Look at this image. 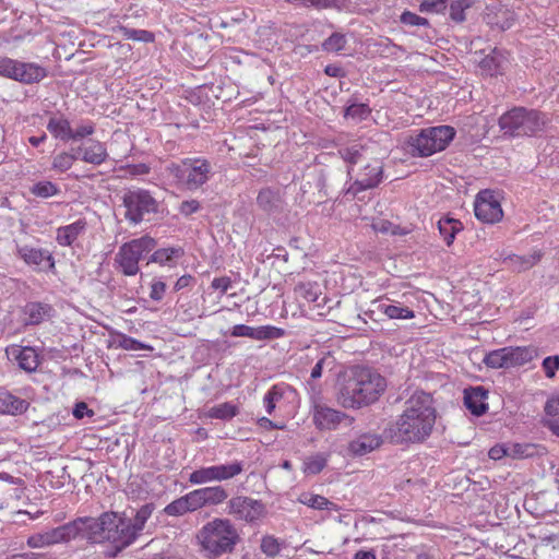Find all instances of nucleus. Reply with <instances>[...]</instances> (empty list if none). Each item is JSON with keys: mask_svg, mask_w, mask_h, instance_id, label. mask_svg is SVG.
Returning <instances> with one entry per match:
<instances>
[{"mask_svg": "<svg viewBox=\"0 0 559 559\" xmlns=\"http://www.w3.org/2000/svg\"><path fill=\"white\" fill-rule=\"evenodd\" d=\"M316 287L317 285L308 283L299 284L296 289L307 301L314 302L318 299V292L314 290Z\"/></svg>", "mask_w": 559, "mask_h": 559, "instance_id": "57", "label": "nucleus"}, {"mask_svg": "<svg viewBox=\"0 0 559 559\" xmlns=\"http://www.w3.org/2000/svg\"><path fill=\"white\" fill-rule=\"evenodd\" d=\"M88 542L93 544L108 543L104 551L107 558H116L122 550L131 546L143 531L146 521L135 514L134 519L118 516L115 512H104L98 518H91Z\"/></svg>", "mask_w": 559, "mask_h": 559, "instance_id": "2", "label": "nucleus"}, {"mask_svg": "<svg viewBox=\"0 0 559 559\" xmlns=\"http://www.w3.org/2000/svg\"><path fill=\"white\" fill-rule=\"evenodd\" d=\"M506 347L488 353L484 362L490 368H509Z\"/></svg>", "mask_w": 559, "mask_h": 559, "instance_id": "45", "label": "nucleus"}, {"mask_svg": "<svg viewBox=\"0 0 559 559\" xmlns=\"http://www.w3.org/2000/svg\"><path fill=\"white\" fill-rule=\"evenodd\" d=\"M29 403L21 397L13 395L11 392L0 389V414L21 415L27 411Z\"/></svg>", "mask_w": 559, "mask_h": 559, "instance_id": "24", "label": "nucleus"}, {"mask_svg": "<svg viewBox=\"0 0 559 559\" xmlns=\"http://www.w3.org/2000/svg\"><path fill=\"white\" fill-rule=\"evenodd\" d=\"M185 497L187 499L191 512H194L199 509H202L203 507H206L202 488L194 489L185 495Z\"/></svg>", "mask_w": 559, "mask_h": 559, "instance_id": "52", "label": "nucleus"}, {"mask_svg": "<svg viewBox=\"0 0 559 559\" xmlns=\"http://www.w3.org/2000/svg\"><path fill=\"white\" fill-rule=\"evenodd\" d=\"M507 59L503 53L493 49L491 53L484 57L479 62L481 73L485 75L493 76L502 74Z\"/></svg>", "mask_w": 559, "mask_h": 559, "instance_id": "29", "label": "nucleus"}, {"mask_svg": "<svg viewBox=\"0 0 559 559\" xmlns=\"http://www.w3.org/2000/svg\"><path fill=\"white\" fill-rule=\"evenodd\" d=\"M227 508L228 514L247 523H253L260 520L265 513V507L260 500L245 496H237L229 499Z\"/></svg>", "mask_w": 559, "mask_h": 559, "instance_id": "12", "label": "nucleus"}, {"mask_svg": "<svg viewBox=\"0 0 559 559\" xmlns=\"http://www.w3.org/2000/svg\"><path fill=\"white\" fill-rule=\"evenodd\" d=\"M498 124L506 136H536L547 131L550 118L544 111L519 106L502 114Z\"/></svg>", "mask_w": 559, "mask_h": 559, "instance_id": "6", "label": "nucleus"}, {"mask_svg": "<svg viewBox=\"0 0 559 559\" xmlns=\"http://www.w3.org/2000/svg\"><path fill=\"white\" fill-rule=\"evenodd\" d=\"M338 153L342 156V158L347 164L350 165L348 167L347 174H348V176L352 177V174L354 171L352 166L357 164V163H359L361 160L362 153H364V146L360 145V144H353L352 146L341 148L338 151Z\"/></svg>", "mask_w": 559, "mask_h": 559, "instance_id": "42", "label": "nucleus"}, {"mask_svg": "<svg viewBox=\"0 0 559 559\" xmlns=\"http://www.w3.org/2000/svg\"><path fill=\"white\" fill-rule=\"evenodd\" d=\"M385 388L386 381L380 373L358 367L342 384L337 402L345 408H360L378 401Z\"/></svg>", "mask_w": 559, "mask_h": 559, "instance_id": "3", "label": "nucleus"}, {"mask_svg": "<svg viewBox=\"0 0 559 559\" xmlns=\"http://www.w3.org/2000/svg\"><path fill=\"white\" fill-rule=\"evenodd\" d=\"M346 418H348V416L345 413L329 406L316 404L313 407L312 419L317 428L321 430L336 429L338 425Z\"/></svg>", "mask_w": 559, "mask_h": 559, "instance_id": "18", "label": "nucleus"}, {"mask_svg": "<svg viewBox=\"0 0 559 559\" xmlns=\"http://www.w3.org/2000/svg\"><path fill=\"white\" fill-rule=\"evenodd\" d=\"M383 178V167L380 160H372L364 166L356 175L355 181L350 185L347 192L354 195L367 189L376 188Z\"/></svg>", "mask_w": 559, "mask_h": 559, "instance_id": "15", "label": "nucleus"}, {"mask_svg": "<svg viewBox=\"0 0 559 559\" xmlns=\"http://www.w3.org/2000/svg\"><path fill=\"white\" fill-rule=\"evenodd\" d=\"M438 229L448 246H451L457 233L463 229V224L452 217H443L438 222Z\"/></svg>", "mask_w": 559, "mask_h": 559, "instance_id": "31", "label": "nucleus"}, {"mask_svg": "<svg viewBox=\"0 0 559 559\" xmlns=\"http://www.w3.org/2000/svg\"><path fill=\"white\" fill-rule=\"evenodd\" d=\"M286 547V542L274 535H264L261 538L260 549L269 558H274Z\"/></svg>", "mask_w": 559, "mask_h": 559, "instance_id": "38", "label": "nucleus"}, {"mask_svg": "<svg viewBox=\"0 0 559 559\" xmlns=\"http://www.w3.org/2000/svg\"><path fill=\"white\" fill-rule=\"evenodd\" d=\"M78 159V154L74 152L73 147L71 152L58 153L52 159L51 167L59 173H64L69 170Z\"/></svg>", "mask_w": 559, "mask_h": 559, "instance_id": "43", "label": "nucleus"}, {"mask_svg": "<svg viewBox=\"0 0 559 559\" xmlns=\"http://www.w3.org/2000/svg\"><path fill=\"white\" fill-rule=\"evenodd\" d=\"M298 501L314 510L336 509V506L330 500H328L325 497L311 492H302L299 496Z\"/></svg>", "mask_w": 559, "mask_h": 559, "instance_id": "36", "label": "nucleus"}, {"mask_svg": "<svg viewBox=\"0 0 559 559\" xmlns=\"http://www.w3.org/2000/svg\"><path fill=\"white\" fill-rule=\"evenodd\" d=\"M257 203L263 211L273 213L278 209L281 199L277 192L270 188H265L259 192Z\"/></svg>", "mask_w": 559, "mask_h": 559, "instance_id": "35", "label": "nucleus"}, {"mask_svg": "<svg viewBox=\"0 0 559 559\" xmlns=\"http://www.w3.org/2000/svg\"><path fill=\"white\" fill-rule=\"evenodd\" d=\"M242 472L243 463L240 461L202 466L189 475V483L192 485H204L207 483L227 481L237 477Z\"/></svg>", "mask_w": 559, "mask_h": 559, "instance_id": "11", "label": "nucleus"}, {"mask_svg": "<svg viewBox=\"0 0 559 559\" xmlns=\"http://www.w3.org/2000/svg\"><path fill=\"white\" fill-rule=\"evenodd\" d=\"M238 414V408L230 402H225L218 405L211 407L206 416L210 418L228 420L235 417Z\"/></svg>", "mask_w": 559, "mask_h": 559, "instance_id": "39", "label": "nucleus"}, {"mask_svg": "<svg viewBox=\"0 0 559 559\" xmlns=\"http://www.w3.org/2000/svg\"><path fill=\"white\" fill-rule=\"evenodd\" d=\"M87 223L80 218L69 225L60 226L56 231V241L62 247H71L80 236L85 234Z\"/></svg>", "mask_w": 559, "mask_h": 559, "instance_id": "22", "label": "nucleus"}, {"mask_svg": "<svg viewBox=\"0 0 559 559\" xmlns=\"http://www.w3.org/2000/svg\"><path fill=\"white\" fill-rule=\"evenodd\" d=\"M288 3L300 7H313V8H335L344 9L347 7L348 0H286Z\"/></svg>", "mask_w": 559, "mask_h": 559, "instance_id": "40", "label": "nucleus"}, {"mask_svg": "<svg viewBox=\"0 0 559 559\" xmlns=\"http://www.w3.org/2000/svg\"><path fill=\"white\" fill-rule=\"evenodd\" d=\"M381 443L382 439L379 435L362 433L349 442L348 451L354 455L361 456L376 450Z\"/></svg>", "mask_w": 559, "mask_h": 559, "instance_id": "26", "label": "nucleus"}, {"mask_svg": "<svg viewBox=\"0 0 559 559\" xmlns=\"http://www.w3.org/2000/svg\"><path fill=\"white\" fill-rule=\"evenodd\" d=\"M95 133V123L91 120H83L71 130L70 141H82Z\"/></svg>", "mask_w": 559, "mask_h": 559, "instance_id": "46", "label": "nucleus"}, {"mask_svg": "<svg viewBox=\"0 0 559 559\" xmlns=\"http://www.w3.org/2000/svg\"><path fill=\"white\" fill-rule=\"evenodd\" d=\"M378 310L384 313L390 319H413L415 312L408 307H404L401 304H384L378 305Z\"/></svg>", "mask_w": 559, "mask_h": 559, "instance_id": "34", "label": "nucleus"}, {"mask_svg": "<svg viewBox=\"0 0 559 559\" xmlns=\"http://www.w3.org/2000/svg\"><path fill=\"white\" fill-rule=\"evenodd\" d=\"M435 423L432 396L424 391H416L405 402V408L399 418L384 429L383 436L394 444L419 443L431 435Z\"/></svg>", "mask_w": 559, "mask_h": 559, "instance_id": "1", "label": "nucleus"}, {"mask_svg": "<svg viewBox=\"0 0 559 559\" xmlns=\"http://www.w3.org/2000/svg\"><path fill=\"white\" fill-rule=\"evenodd\" d=\"M9 354L17 361L19 367L25 371H34L39 365V356L33 347L14 345L10 348Z\"/></svg>", "mask_w": 559, "mask_h": 559, "instance_id": "23", "label": "nucleus"}, {"mask_svg": "<svg viewBox=\"0 0 559 559\" xmlns=\"http://www.w3.org/2000/svg\"><path fill=\"white\" fill-rule=\"evenodd\" d=\"M544 409L546 415H559V392L547 400Z\"/></svg>", "mask_w": 559, "mask_h": 559, "instance_id": "62", "label": "nucleus"}, {"mask_svg": "<svg viewBox=\"0 0 559 559\" xmlns=\"http://www.w3.org/2000/svg\"><path fill=\"white\" fill-rule=\"evenodd\" d=\"M200 550L210 559L231 554L240 540L237 527L229 519L215 518L195 535Z\"/></svg>", "mask_w": 559, "mask_h": 559, "instance_id": "4", "label": "nucleus"}, {"mask_svg": "<svg viewBox=\"0 0 559 559\" xmlns=\"http://www.w3.org/2000/svg\"><path fill=\"white\" fill-rule=\"evenodd\" d=\"M231 284L230 277L222 276L215 277L211 283V287L215 290H219L221 294H225L231 287Z\"/></svg>", "mask_w": 559, "mask_h": 559, "instance_id": "60", "label": "nucleus"}, {"mask_svg": "<svg viewBox=\"0 0 559 559\" xmlns=\"http://www.w3.org/2000/svg\"><path fill=\"white\" fill-rule=\"evenodd\" d=\"M234 337H249L255 341H270L281 338L285 331L274 325L249 326L246 324H236L230 331Z\"/></svg>", "mask_w": 559, "mask_h": 559, "instance_id": "16", "label": "nucleus"}, {"mask_svg": "<svg viewBox=\"0 0 559 559\" xmlns=\"http://www.w3.org/2000/svg\"><path fill=\"white\" fill-rule=\"evenodd\" d=\"M46 128L56 140L70 141L72 127L70 120L63 114H51Z\"/></svg>", "mask_w": 559, "mask_h": 559, "instance_id": "25", "label": "nucleus"}, {"mask_svg": "<svg viewBox=\"0 0 559 559\" xmlns=\"http://www.w3.org/2000/svg\"><path fill=\"white\" fill-rule=\"evenodd\" d=\"M549 418L545 420V426L556 436L559 437V414L547 415Z\"/></svg>", "mask_w": 559, "mask_h": 559, "instance_id": "64", "label": "nucleus"}, {"mask_svg": "<svg viewBox=\"0 0 559 559\" xmlns=\"http://www.w3.org/2000/svg\"><path fill=\"white\" fill-rule=\"evenodd\" d=\"M488 392L483 386L464 390V405L474 416H481L488 409Z\"/></svg>", "mask_w": 559, "mask_h": 559, "instance_id": "20", "label": "nucleus"}, {"mask_svg": "<svg viewBox=\"0 0 559 559\" xmlns=\"http://www.w3.org/2000/svg\"><path fill=\"white\" fill-rule=\"evenodd\" d=\"M206 506H218L227 500L228 492L221 486L202 487Z\"/></svg>", "mask_w": 559, "mask_h": 559, "instance_id": "41", "label": "nucleus"}, {"mask_svg": "<svg viewBox=\"0 0 559 559\" xmlns=\"http://www.w3.org/2000/svg\"><path fill=\"white\" fill-rule=\"evenodd\" d=\"M370 112L371 110L367 104H352L346 107L344 116L358 122L367 119Z\"/></svg>", "mask_w": 559, "mask_h": 559, "instance_id": "47", "label": "nucleus"}, {"mask_svg": "<svg viewBox=\"0 0 559 559\" xmlns=\"http://www.w3.org/2000/svg\"><path fill=\"white\" fill-rule=\"evenodd\" d=\"M542 259V252L533 251L526 255L510 254L503 259V263L516 272L526 271L536 265Z\"/></svg>", "mask_w": 559, "mask_h": 559, "instance_id": "28", "label": "nucleus"}, {"mask_svg": "<svg viewBox=\"0 0 559 559\" xmlns=\"http://www.w3.org/2000/svg\"><path fill=\"white\" fill-rule=\"evenodd\" d=\"M31 192L38 198L47 199V198L59 194L60 189L56 183H53L51 181L43 180V181L36 182L31 188Z\"/></svg>", "mask_w": 559, "mask_h": 559, "instance_id": "44", "label": "nucleus"}, {"mask_svg": "<svg viewBox=\"0 0 559 559\" xmlns=\"http://www.w3.org/2000/svg\"><path fill=\"white\" fill-rule=\"evenodd\" d=\"M183 255V250L180 247H169L156 250L150 259V262L158 263L160 265L173 266L177 260Z\"/></svg>", "mask_w": 559, "mask_h": 559, "instance_id": "32", "label": "nucleus"}, {"mask_svg": "<svg viewBox=\"0 0 559 559\" xmlns=\"http://www.w3.org/2000/svg\"><path fill=\"white\" fill-rule=\"evenodd\" d=\"M155 246V239L150 236H142L121 245L115 257L119 271L126 276L136 275L140 271V260Z\"/></svg>", "mask_w": 559, "mask_h": 559, "instance_id": "9", "label": "nucleus"}, {"mask_svg": "<svg viewBox=\"0 0 559 559\" xmlns=\"http://www.w3.org/2000/svg\"><path fill=\"white\" fill-rule=\"evenodd\" d=\"M455 130L450 126H438L423 129L413 136L409 144L413 151L421 157L431 156L443 151L454 139Z\"/></svg>", "mask_w": 559, "mask_h": 559, "instance_id": "10", "label": "nucleus"}, {"mask_svg": "<svg viewBox=\"0 0 559 559\" xmlns=\"http://www.w3.org/2000/svg\"><path fill=\"white\" fill-rule=\"evenodd\" d=\"M295 394V390L282 382L272 385L263 396V406L269 415H272L281 403Z\"/></svg>", "mask_w": 559, "mask_h": 559, "instance_id": "21", "label": "nucleus"}, {"mask_svg": "<svg viewBox=\"0 0 559 559\" xmlns=\"http://www.w3.org/2000/svg\"><path fill=\"white\" fill-rule=\"evenodd\" d=\"M475 216L487 224H495L503 216L498 194L491 190L478 192L474 204Z\"/></svg>", "mask_w": 559, "mask_h": 559, "instance_id": "13", "label": "nucleus"}, {"mask_svg": "<svg viewBox=\"0 0 559 559\" xmlns=\"http://www.w3.org/2000/svg\"><path fill=\"white\" fill-rule=\"evenodd\" d=\"M126 170L130 176H142V175H147L151 170V167L147 164L140 163V164L127 165Z\"/></svg>", "mask_w": 559, "mask_h": 559, "instance_id": "63", "label": "nucleus"}, {"mask_svg": "<svg viewBox=\"0 0 559 559\" xmlns=\"http://www.w3.org/2000/svg\"><path fill=\"white\" fill-rule=\"evenodd\" d=\"M164 512L170 516H180L191 511L189 509L186 497L182 496L167 504L164 509Z\"/></svg>", "mask_w": 559, "mask_h": 559, "instance_id": "50", "label": "nucleus"}, {"mask_svg": "<svg viewBox=\"0 0 559 559\" xmlns=\"http://www.w3.org/2000/svg\"><path fill=\"white\" fill-rule=\"evenodd\" d=\"M305 359L307 361L313 362V366L310 369V381L308 384L313 393H319V391L316 389L314 381L322 377L324 369L332 370L334 368L335 358L331 355V353L320 352L317 353L314 357L306 355Z\"/></svg>", "mask_w": 559, "mask_h": 559, "instance_id": "19", "label": "nucleus"}, {"mask_svg": "<svg viewBox=\"0 0 559 559\" xmlns=\"http://www.w3.org/2000/svg\"><path fill=\"white\" fill-rule=\"evenodd\" d=\"M126 207L124 218L132 225H139L152 214L158 213L159 202L152 192L142 188L129 189L122 198Z\"/></svg>", "mask_w": 559, "mask_h": 559, "instance_id": "8", "label": "nucleus"}, {"mask_svg": "<svg viewBox=\"0 0 559 559\" xmlns=\"http://www.w3.org/2000/svg\"><path fill=\"white\" fill-rule=\"evenodd\" d=\"M90 516L78 518L74 521L58 527L32 534L27 537L26 544L31 548H45L60 543H67L78 536L88 540Z\"/></svg>", "mask_w": 559, "mask_h": 559, "instance_id": "7", "label": "nucleus"}, {"mask_svg": "<svg viewBox=\"0 0 559 559\" xmlns=\"http://www.w3.org/2000/svg\"><path fill=\"white\" fill-rule=\"evenodd\" d=\"M166 292V284L163 281H153L151 284L150 297L154 301H160Z\"/></svg>", "mask_w": 559, "mask_h": 559, "instance_id": "58", "label": "nucleus"}, {"mask_svg": "<svg viewBox=\"0 0 559 559\" xmlns=\"http://www.w3.org/2000/svg\"><path fill=\"white\" fill-rule=\"evenodd\" d=\"M506 352L508 353L507 358L509 368L523 366L532 361L538 355L537 348L534 346H509L506 347Z\"/></svg>", "mask_w": 559, "mask_h": 559, "instance_id": "27", "label": "nucleus"}, {"mask_svg": "<svg viewBox=\"0 0 559 559\" xmlns=\"http://www.w3.org/2000/svg\"><path fill=\"white\" fill-rule=\"evenodd\" d=\"M473 0H455L450 4V16L455 22L465 20V10L471 8Z\"/></svg>", "mask_w": 559, "mask_h": 559, "instance_id": "51", "label": "nucleus"}, {"mask_svg": "<svg viewBox=\"0 0 559 559\" xmlns=\"http://www.w3.org/2000/svg\"><path fill=\"white\" fill-rule=\"evenodd\" d=\"M171 185L179 189L197 191L214 175L212 163L204 157H187L179 163H167L162 171Z\"/></svg>", "mask_w": 559, "mask_h": 559, "instance_id": "5", "label": "nucleus"}, {"mask_svg": "<svg viewBox=\"0 0 559 559\" xmlns=\"http://www.w3.org/2000/svg\"><path fill=\"white\" fill-rule=\"evenodd\" d=\"M119 346L126 350H142L147 348V346L140 341L128 335L120 336Z\"/></svg>", "mask_w": 559, "mask_h": 559, "instance_id": "55", "label": "nucleus"}, {"mask_svg": "<svg viewBox=\"0 0 559 559\" xmlns=\"http://www.w3.org/2000/svg\"><path fill=\"white\" fill-rule=\"evenodd\" d=\"M19 257L28 265H39L44 260L50 262V267L55 266L52 255L47 251L28 246L16 247Z\"/></svg>", "mask_w": 559, "mask_h": 559, "instance_id": "30", "label": "nucleus"}, {"mask_svg": "<svg viewBox=\"0 0 559 559\" xmlns=\"http://www.w3.org/2000/svg\"><path fill=\"white\" fill-rule=\"evenodd\" d=\"M507 447H508V456H510L512 459H519V457H524V456L528 455V453H527L528 447L527 445H523L520 443H512V444H507Z\"/></svg>", "mask_w": 559, "mask_h": 559, "instance_id": "61", "label": "nucleus"}, {"mask_svg": "<svg viewBox=\"0 0 559 559\" xmlns=\"http://www.w3.org/2000/svg\"><path fill=\"white\" fill-rule=\"evenodd\" d=\"M121 35L126 39H132L136 41L151 43L154 40L153 33L145 29H135L129 27L120 28Z\"/></svg>", "mask_w": 559, "mask_h": 559, "instance_id": "49", "label": "nucleus"}, {"mask_svg": "<svg viewBox=\"0 0 559 559\" xmlns=\"http://www.w3.org/2000/svg\"><path fill=\"white\" fill-rule=\"evenodd\" d=\"M201 205L198 200H187L180 203L179 212L185 216H189L200 210Z\"/></svg>", "mask_w": 559, "mask_h": 559, "instance_id": "59", "label": "nucleus"}, {"mask_svg": "<svg viewBox=\"0 0 559 559\" xmlns=\"http://www.w3.org/2000/svg\"><path fill=\"white\" fill-rule=\"evenodd\" d=\"M74 152L80 160L94 166H100L109 158L106 144L94 139L83 141L74 147Z\"/></svg>", "mask_w": 559, "mask_h": 559, "instance_id": "17", "label": "nucleus"}, {"mask_svg": "<svg viewBox=\"0 0 559 559\" xmlns=\"http://www.w3.org/2000/svg\"><path fill=\"white\" fill-rule=\"evenodd\" d=\"M7 78L24 84L37 83L47 76L45 68L34 62H21L10 58Z\"/></svg>", "mask_w": 559, "mask_h": 559, "instance_id": "14", "label": "nucleus"}, {"mask_svg": "<svg viewBox=\"0 0 559 559\" xmlns=\"http://www.w3.org/2000/svg\"><path fill=\"white\" fill-rule=\"evenodd\" d=\"M51 308L41 302H28L24 307L26 324H39L48 316Z\"/></svg>", "mask_w": 559, "mask_h": 559, "instance_id": "33", "label": "nucleus"}, {"mask_svg": "<svg viewBox=\"0 0 559 559\" xmlns=\"http://www.w3.org/2000/svg\"><path fill=\"white\" fill-rule=\"evenodd\" d=\"M447 8V0H425L420 3L421 12L439 13Z\"/></svg>", "mask_w": 559, "mask_h": 559, "instance_id": "54", "label": "nucleus"}, {"mask_svg": "<svg viewBox=\"0 0 559 559\" xmlns=\"http://www.w3.org/2000/svg\"><path fill=\"white\" fill-rule=\"evenodd\" d=\"M328 454L316 453L304 460L302 472L306 475H317L321 473L328 464Z\"/></svg>", "mask_w": 559, "mask_h": 559, "instance_id": "37", "label": "nucleus"}, {"mask_svg": "<svg viewBox=\"0 0 559 559\" xmlns=\"http://www.w3.org/2000/svg\"><path fill=\"white\" fill-rule=\"evenodd\" d=\"M543 369L547 378H554L559 369V356H548L543 360Z\"/></svg>", "mask_w": 559, "mask_h": 559, "instance_id": "56", "label": "nucleus"}, {"mask_svg": "<svg viewBox=\"0 0 559 559\" xmlns=\"http://www.w3.org/2000/svg\"><path fill=\"white\" fill-rule=\"evenodd\" d=\"M347 44L346 36L341 33H333L323 41V49L328 52H340Z\"/></svg>", "mask_w": 559, "mask_h": 559, "instance_id": "48", "label": "nucleus"}, {"mask_svg": "<svg viewBox=\"0 0 559 559\" xmlns=\"http://www.w3.org/2000/svg\"><path fill=\"white\" fill-rule=\"evenodd\" d=\"M400 20L403 24L411 25V26H427L428 25L427 19L421 17L411 11H404L401 14Z\"/></svg>", "mask_w": 559, "mask_h": 559, "instance_id": "53", "label": "nucleus"}]
</instances>
